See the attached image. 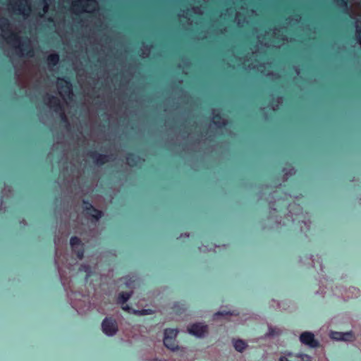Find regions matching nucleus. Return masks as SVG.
Here are the masks:
<instances>
[{"mask_svg": "<svg viewBox=\"0 0 361 361\" xmlns=\"http://www.w3.org/2000/svg\"><path fill=\"white\" fill-rule=\"evenodd\" d=\"M102 328L104 333L108 336H114L118 331V327L115 320L106 318L102 324Z\"/></svg>", "mask_w": 361, "mask_h": 361, "instance_id": "9d476101", "label": "nucleus"}, {"mask_svg": "<svg viewBox=\"0 0 361 361\" xmlns=\"http://www.w3.org/2000/svg\"><path fill=\"white\" fill-rule=\"evenodd\" d=\"M234 3L240 6L235 15V20L239 26H243L249 19L255 15L252 8L259 3V0H234Z\"/></svg>", "mask_w": 361, "mask_h": 361, "instance_id": "7ed1b4c3", "label": "nucleus"}, {"mask_svg": "<svg viewBox=\"0 0 361 361\" xmlns=\"http://www.w3.org/2000/svg\"><path fill=\"white\" fill-rule=\"evenodd\" d=\"M235 349L238 352L243 351L247 346L246 343L242 339H237L233 341Z\"/></svg>", "mask_w": 361, "mask_h": 361, "instance_id": "f3484780", "label": "nucleus"}, {"mask_svg": "<svg viewBox=\"0 0 361 361\" xmlns=\"http://www.w3.org/2000/svg\"><path fill=\"white\" fill-rule=\"evenodd\" d=\"M330 336L336 341H353L355 340V336L352 331L345 333L331 332Z\"/></svg>", "mask_w": 361, "mask_h": 361, "instance_id": "f8f14e48", "label": "nucleus"}, {"mask_svg": "<svg viewBox=\"0 0 361 361\" xmlns=\"http://www.w3.org/2000/svg\"><path fill=\"white\" fill-rule=\"evenodd\" d=\"M271 224H272V222H269V224H267V227L269 228H272Z\"/></svg>", "mask_w": 361, "mask_h": 361, "instance_id": "473e14b6", "label": "nucleus"}, {"mask_svg": "<svg viewBox=\"0 0 361 361\" xmlns=\"http://www.w3.org/2000/svg\"><path fill=\"white\" fill-rule=\"evenodd\" d=\"M59 56L56 54H51L47 58V62L49 67L54 66L59 62Z\"/></svg>", "mask_w": 361, "mask_h": 361, "instance_id": "a211bd4d", "label": "nucleus"}, {"mask_svg": "<svg viewBox=\"0 0 361 361\" xmlns=\"http://www.w3.org/2000/svg\"><path fill=\"white\" fill-rule=\"evenodd\" d=\"M299 357H302L303 360H310V356L307 355H300Z\"/></svg>", "mask_w": 361, "mask_h": 361, "instance_id": "c756f323", "label": "nucleus"}, {"mask_svg": "<svg viewBox=\"0 0 361 361\" xmlns=\"http://www.w3.org/2000/svg\"><path fill=\"white\" fill-rule=\"evenodd\" d=\"M57 87L59 94L68 103V100L71 99L73 95L71 84L63 79L59 78L57 80Z\"/></svg>", "mask_w": 361, "mask_h": 361, "instance_id": "0eeeda50", "label": "nucleus"}, {"mask_svg": "<svg viewBox=\"0 0 361 361\" xmlns=\"http://www.w3.org/2000/svg\"><path fill=\"white\" fill-rule=\"evenodd\" d=\"M98 7L95 0H78L72 3V11L75 13H90Z\"/></svg>", "mask_w": 361, "mask_h": 361, "instance_id": "20e7f679", "label": "nucleus"}, {"mask_svg": "<svg viewBox=\"0 0 361 361\" xmlns=\"http://www.w3.org/2000/svg\"><path fill=\"white\" fill-rule=\"evenodd\" d=\"M133 313L135 315L142 316V315L152 314L154 313V311L152 310H150V309H147V310H133Z\"/></svg>", "mask_w": 361, "mask_h": 361, "instance_id": "412c9836", "label": "nucleus"}, {"mask_svg": "<svg viewBox=\"0 0 361 361\" xmlns=\"http://www.w3.org/2000/svg\"><path fill=\"white\" fill-rule=\"evenodd\" d=\"M8 9L24 16H27L30 12V6L27 0H10Z\"/></svg>", "mask_w": 361, "mask_h": 361, "instance_id": "423d86ee", "label": "nucleus"}, {"mask_svg": "<svg viewBox=\"0 0 361 361\" xmlns=\"http://www.w3.org/2000/svg\"><path fill=\"white\" fill-rule=\"evenodd\" d=\"M239 315V313L235 310L233 311H227V310H221L218 311L213 315L214 321H230L233 317H237Z\"/></svg>", "mask_w": 361, "mask_h": 361, "instance_id": "9b49d317", "label": "nucleus"}, {"mask_svg": "<svg viewBox=\"0 0 361 361\" xmlns=\"http://www.w3.org/2000/svg\"><path fill=\"white\" fill-rule=\"evenodd\" d=\"M92 210L94 212V214H92V216L96 218L97 219H99L101 217V212L94 209H92Z\"/></svg>", "mask_w": 361, "mask_h": 361, "instance_id": "bb28decb", "label": "nucleus"}, {"mask_svg": "<svg viewBox=\"0 0 361 361\" xmlns=\"http://www.w3.org/2000/svg\"><path fill=\"white\" fill-rule=\"evenodd\" d=\"M80 271H84L87 272L88 274V275H89L90 274V268L87 265H81V267L80 268Z\"/></svg>", "mask_w": 361, "mask_h": 361, "instance_id": "a878e982", "label": "nucleus"}, {"mask_svg": "<svg viewBox=\"0 0 361 361\" xmlns=\"http://www.w3.org/2000/svg\"><path fill=\"white\" fill-rule=\"evenodd\" d=\"M336 2L339 6H346V2L344 0H337Z\"/></svg>", "mask_w": 361, "mask_h": 361, "instance_id": "c85d7f7f", "label": "nucleus"}, {"mask_svg": "<svg viewBox=\"0 0 361 361\" xmlns=\"http://www.w3.org/2000/svg\"><path fill=\"white\" fill-rule=\"evenodd\" d=\"M61 118H62L63 120H64V121L66 120V116H65V115H64V114H63V113L61 114Z\"/></svg>", "mask_w": 361, "mask_h": 361, "instance_id": "72a5a7b5", "label": "nucleus"}, {"mask_svg": "<svg viewBox=\"0 0 361 361\" xmlns=\"http://www.w3.org/2000/svg\"><path fill=\"white\" fill-rule=\"evenodd\" d=\"M360 24H361V22H360L358 20L356 21V25H355L356 35H357V40L361 46V27L360 26Z\"/></svg>", "mask_w": 361, "mask_h": 361, "instance_id": "4be33fe9", "label": "nucleus"}, {"mask_svg": "<svg viewBox=\"0 0 361 361\" xmlns=\"http://www.w3.org/2000/svg\"><path fill=\"white\" fill-rule=\"evenodd\" d=\"M0 30L2 37L11 45L17 55L25 56L32 53V46L30 40L27 38L21 40L7 19L0 18Z\"/></svg>", "mask_w": 361, "mask_h": 361, "instance_id": "f257e3e1", "label": "nucleus"}, {"mask_svg": "<svg viewBox=\"0 0 361 361\" xmlns=\"http://www.w3.org/2000/svg\"><path fill=\"white\" fill-rule=\"evenodd\" d=\"M208 326L203 323H195L188 326V331L195 336L202 337L208 334Z\"/></svg>", "mask_w": 361, "mask_h": 361, "instance_id": "1a4fd4ad", "label": "nucleus"}, {"mask_svg": "<svg viewBox=\"0 0 361 361\" xmlns=\"http://www.w3.org/2000/svg\"><path fill=\"white\" fill-rule=\"evenodd\" d=\"M127 163H128V164H129V165H131V164H132L131 161H130V158H129V157H128V158H127Z\"/></svg>", "mask_w": 361, "mask_h": 361, "instance_id": "2f4dec72", "label": "nucleus"}, {"mask_svg": "<svg viewBox=\"0 0 361 361\" xmlns=\"http://www.w3.org/2000/svg\"><path fill=\"white\" fill-rule=\"evenodd\" d=\"M300 341L312 348H315L319 346V342L315 338L314 334L310 331H305L300 336Z\"/></svg>", "mask_w": 361, "mask_h": 361, "instance_id": "6e6552de", "label": "nucleus"}, {"mask_svg": "<svg viewBox=\"0 0 361 361\" xmlns=\"http://www.w3.org/2000/svg\"><path fill=\"white\" fill-rule=\"evenodd\" d=\"M133 294V290L130 292H121L118 294L117 302L121 305H124Z\"/></svg>", "mask_w": 361, "mask_h": 361, "instance_id": "2eb2a0df", "label": "nucleus"}, {"mask_svg": "<svg viewBox=\"0 0 361 361\" xmlns=\"http://www.w3.org/2000/svg\"><path fill=\"white\" fill-rule=\"evenodd\" d=\"M78 257H79L80 259H82V256H83V252H78Z\"/></svg>", "mask_w": 361, "mask_h": 361, "instance_id": "7c9ffc66", "label": "nucleus"}, {"mask_svg": "<svg viewBox=\"0 0 361 361\" xmlns=\"http://www.w3.org/2000/svg\"><path fill=\"white\" fill-rule=\"evenodd\" d=\"M108 160V157L106 155L96 154L94 157V162L98 165L103 164Z\"/></svg>", "mask_w": 361, "mask_h": 361, "instance_id": "aec40b11", "label": "nucleus"}, {"mask_svg": "<svg viewBox=\"0 0 361 361\" xmlns=\"http://www.w3.org/2000/svg\"><path fill=\"white\" fill-rule=\"evenodd\" d=\"M279 333H280V330L279 329H273L270 328L269 331V333H268V335L269 336H274V335L279 334Z\"/></svg>", "mask_w": 361, "mask_h": 361, "instance_id": "393cba45", "label": "nucleus"}, {"mask_svg": "<svg viewBox=\"0 0 361 361\" xmlns=\"http://www.w3.org/2000/svg\"><path fill=\"white\" fill-rule=\"evenodd\" d=\"M81 243V240L79 238L74 236L72 237L70 240V244L71 247L74 249L76 246L79 245Z\"/></svg>", "mask_w": 361, "mask_h": 361, "instance_id": "5701e85b", "label": "nucleus"}, {"mask_svg": "<svg viewBox=\"0 0 361 361\" xmlns=\"http://www.w3.org/2000/svg\"><path fill=\"white\" fill-rule=\"evenodd\" d=\"M192 13L201 14L202 11H200V10L198 8L192 7L191 10L187 11L185 16L183 15L182 16L180 17V21L184 25L185 21L188 22V20H190V18H188V16H191Z\"/></svg>", "mask_w": 361, "mask_h": 361, "instance_id": "4468645a", "label": "nucleus"}, {"mask_svg": "<svg viewBox=\"0 0 361 361\" xmlns=\"http://www.w3.org/2000/svg\"><path fill=\"white\" fill-rule=\"evenodd\" d=\"M257 32L259 44H257V49L255 51V52L262 50L263 46L279 47L284 40L283 37V32L281 34V30H278L277 32L275 30L267 32L260 27L257 30Z\"/></svg>", "mask_w": 361, "mask_h": 361, "instance_id": "f03ea898", "label": "nucleus"}, {"mask_svg": "<svg viewBox=\"0 0 361 361\" xmlns=\"http://www.w3.org/2000/svg\"><path fill=\"white\" fill-rule=\"evenodd\" d=\"M178 333V330L175 329H166L164 331V344L171 351L180 349L176 341Z\"/></svg>", "mask_w": 361, "mask_h": 361, "instance_id": "39448f33", "label": "nucleus"}, {"mask_svg": "<svg viewBox=\"0 0 361 361\" xmlns=\"http://www.w3.org/2000/svg\"><path fill=\"white\" fill-rule=\"evenodd\" d=\"M213 123L217 126H221L226 124V121L222 118L218 114H215V111L213 112V117H212Z\"/></svg>", "mask_w": 361, "mask_h": 361, "instance_id": "6ab92c4d", "label": "nucleus"}, {"mask_svg": "<svg viewBox=\"0 0 361 361\" xmlns=\"http://www.w3.org/2000/svg\"><path fill=\"white\" fill-rule=\"evenodd\" d=\"M257 69L261 72L262 73L267 75V76H271V79L272 80H276V79H278L279 78V75L276 73H273L272 72H271L269 70H268L267 71H266V68L264 65H262V64H259L257 66Z\"/></svg>", "mask_w": 361, "mask_h": 361, "instance_id": "dca6fc26", "label": "nucleus"}, {"mask_svg": "<svg viewBox=\"0 0 361 361\" xmlns=\"http://www.w3.org/2000/svg\"><path fill=\"white\" fill-rule=\"evenodd\" d=\"M126 285H127L128 286H130V285H131V281H130V282H127V283H126Z\"/></svg>", "mask_w": 361, "mask_h": 361, "instance_id": "f704fd0d", "label": "nucleus"}, {"mask_svg": "<svg viewBox=\"0 0 361 361\" xmlns=\"http://www.w3.org/2000/svg\"><path fill=\"white\" fill-rule=\"evenodd\" d=\"M122 309L125 311H127L128 312H133V310H131V308L128 305H121Z\"/></svg>", "mask_w": 361, "mask_h": 361, "instance_id": "cd10ccee", "label": "nucleus"}, {"mask_svg": "<svg viewBox=\"0 0 361 361\" xmlns=\"http://www.w3.org/2000/svg\"><path fill=\"white\" fill-rule=\"evenodd\" d=\"M149 48L148 47H143V49H142V53H141V56L145 58V57H147L149 56Z\"/></svg>", "mask_w": 361, "mask_h": 361, "instance_id": "b1692460", "label": "nucleus"}, {"mask_svg": "<svg viewBox=\"0 0 361 361\" xmlns=\"http://www.w3.org/2000/svg\"><path fill=\"white\" fill-rule=\"evenodd\" d=\"M46 104L49 106L50 108H52L54 109V111H57L59 109V100L58 98L54 97H49L45 98L44 99Z\"/></svg>", "mask_w": 361, "mask_h": 361, "instance_id": "ddd939ff", "label": "nucleus"}]
</instances>
